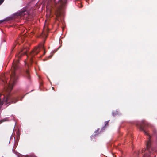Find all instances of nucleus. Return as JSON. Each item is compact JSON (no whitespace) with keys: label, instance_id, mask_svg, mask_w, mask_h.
Wrapping results in <instances>:
<instances>
[{"label":"nucleus","instance_id":"11","mask_svg":"<svg viewBox=\"0 0 157 157\" xmlns=\"http://www.w3.org/2000/svg\"><path fill=\"white\" fill-rule=\"evenodd\" d=\"M25 157H29L28 156H26Z\"/></svg>","mask_w":157,"mask_h":157},{"label":"nucleus","instance_id":"8","mask_svg":"<svg viewBox=\"0 0 157 157\" xmlns=\"http://www.w3.org/2000/svg\"><path fill=\"white\" fill-rule=\"evenodd\" d=\"M3 21H3V20H0V24H1Z\"/></svg>","mask_w":157,"mask_h":157},{"label":"nucleus","instance_id":"6","mask_svg":"<svg viewBox=\"0 0 157 157\" xmlns=\"http://www.w3.org/2000/svg\"><path fill=\"white\" fill-rule=\"evenodd\" d=\"M150 143L149 142H148V143L147 144V149H148L149 147H150Z\"/></svg>","mask_w":157,"mask_h":157},{"label":"nucleus","instance_id":"4","mask_svg":"<svg viewBox=\"0 0 157 157\" xmlns=\"http://www.w3.org/2000/svg\"><path fill=\"white\" fill-rule=\"evenodd\" d=\"M60 15L61 13L60 12H58L56 13V16L57 17H59L60 16Z\"/></svg>","mask_w":157,"mask_h":157},{"label":"nucleus","instance_id":"1","mask_svg":"<svg viewBox=\"0 0 157 157\" xmlns=\"http://www.w3.org/2000/svg\"><path fill=\"white\" fill-rule=\"evenodd\" d=\"M28 15V12L26 10H22L20 12V15L21 16H25Z\"/></svg>","mask_w":157,"mask_h":157},{"label":"nucleus","instance_id":"5","mask_svg":"<svg viewBox=\"0 0 157 157\" xmlns=\"http://www.w3.org/2000/svg\"><path fill=\"white\" fill-rule=\"evenodd\" d=\"M7 121V119L6 118H4L2 120H1L0 121V124L1 123H2L3 122H4V121Z\"/></svg>","mask_w":157,"mask_h":157},{"label":"nucleus","instance_id":"3","mask_svg":"<svg viewBox=\"0 0 157 157\" xmlns=\"http://www.w3.org/2000/svg\"><path fill=\"white\" fill-rule=\"evenodd\" d=\"M17 64L16 63H15L14 62L13 63L12 65V69H14L17 67Z\"/></svg>","mask_w":157,"mask_h":157},{"label":"nucleus","instance_id":"10","mask_svg":"<svg viewBox=\"0 0 157 157\" xmlns=\"http://www.w3.org/2000/svg\"><path fill=\"white\" fill-rule=\"evenodd\" d=\"M52 56H52H50L49 57H51Z\"/></svg>","mask_w":157,"mask_h":157},{"label":"nucleus","instance_id":"2","mask_svg":"<svg viewBox=\"0 0 157 157\" xmlns=\"http://www.w3.org/2000/svg\"><path fill=\"white\" fill-rule=\"evenodd\" d=\"M66 2H65V1L64 2L62 0H59V4L61 7L63 6L66 4Z\"/></svg>","mask_w":157,"mask_h":157},{"label":"nucleus","instance_id":"9","mask_svg":"<svg viewBox=\"0 0 157 157\" xmlns=\"http://www.w3.org/2000/svg\"><path fill=\"white\" fill-rule=\"evenodd\" d=\"M35 52L36 53H37L38 52H36V51H35Z\"/></svg>","mask_w":157,"mask_h":157},{"label":"nucleus","instance_id":"7","mask_svg":"<svg viewBox=\"0 0 157 157\" xmlns=\"http://www.w3.org/2000/svg\"><path fill=\"white\" fill-rule=\"evenodd\" d=\"M4 0H0V5H1L4 2Z\"/></svg>","mask_w":157,"mask_h":157}]
</instances>
